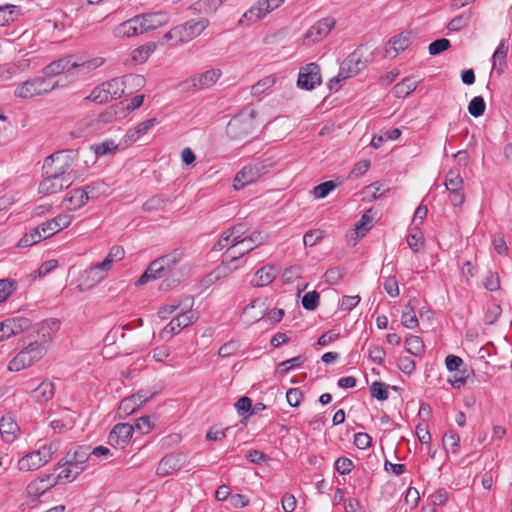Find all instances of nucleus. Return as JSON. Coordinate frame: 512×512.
<instances>
[{"label":"nucleus","instance_id":"obj_53","mask_svg":"<svg viewBox=\"0 0 512 512\" xmlns=\"http://www.w3.org/2000/svg\"><path fill=\"white\" fill-rule=\"evenodd\" d=\"M371 395L372 397L376 398L377 400L379 401H385L388 399V385L383 383V382H379V381H375L372 383L371 385Z\"/></svg>","mask_w":512,"mask_h":512},{"label":"nucleus","instance_id":"obj_58","mask_svg":"<svg viewBox=\"0 0 512 512\" xmlns=\"http://www.w3.org/2000/svg\"><path fill=\"white\" fill-rule=\"evenodd\" d=\"M119 110H121L118 106L112 105L108 107L104 112L100 113L98 116V122L100 123H110L120 118Z\"/></svg>","mask_w":512,"mask_h":512},{"label":"nucleus","instance_id":"obj_1","mask_svg":"<svg viewBox=\"0 0 512 512\" xmlns=\"http://www.w3.org/2000/svg\"><path fill=\"white\" fill-rule=\"evenodd\" d=\"M73 153V150H61L45 158L43 171L46 176L39 184L40 194H57L73 184L72 160L68 159Z\"/></svg>","mask_w":512,"mask_h":512},{"label":"nucleus","instance_id":"obj_29","mask_svg":"<svg viewBox=\"0 0 512 512\" xmlns=\"http://www.w3.org/2000/svg\"><path fill=\"white\" fill-rule=\"evenodd\" d=\"M419 304L417 298H412L405 305V310L401 316L402 324L408 329H415L418 327L419 322L415 313V308Z\"/></svg>","mask_w":512,"mask_h":512},{"label":"nucleus","instance_id":"obj_50","mask_svg":"<svg viewBox=\"0 0 512 512\" xmlns=\"http://www.w3.org/2000/svg\"><path fill=\"white\" fill-rule=\"evenodd\" d=\"M470 19H471V13L470 12L462 13V14L454 17L448 23L447 28L450 31H460V30H462L463 28H465L469 24Z\"/></svg>","mask_w":512,"mask_h":512},{"label":"nucleus","instance_id":"obj_7","mask_svg":"<svg viewBox=\"0 0 512 512\" xmlns=\"http://www.w3.org/2000/svg\"><path fill=\"white\" fill-rule=\"evenodd\" d=\"M55 85L48 83L43 77H34L21 83L14 91L16 97L32 98L41 94L48 93L54 89Z\"/></svg>","mask_w":512,"mask_h":512},{"label":"nucleus","instance_id":"obj_52","mask_svg":"<svg viewBox=\"0 0 512 512\" xmlns=\"http://www.w3.org/2000/svg\"><path fill=\"white\" fill-rule=\"evenodd\" d=\"M443 445L447 451L451 450L453 453H457L460 447V437L454 432L450 431L443 436Z\"/></svg>","mask_w":512,"mask_h":512},{"label":"nucleus","instance_id":"obj_51","mask_svg":"<svg viewBox=\"0 0 512 512\" xmlns=\"http://www.w3.org/2000/svg\"><path fill=\"white\" fill-rule=\"evenodd\" d=\"M87 196V202L89 200L97 199L106 190L105 184L102 182H93L84 188H82Z\"/></svg>","mask_w":512,"mask_h":512},{"label":"nucleus","instance_id":"obj_35","mask_svg":"<svg viewBox=\"0 0 512 512\" xmlns=\"http://www.w3.org/2000/svg\"><path fill=\"white\" fill-rule=\"evenodd\" d=\"M17 465L20 471L28 472L39 469L43 466V462L41 461V458H38L37 454L33 451L23 456L18 461Z\"/></svg>","mask_w":512,"mask_h":512},{"label":"nucleus","instance_id":"obj_43","mask_svg":"<svg viewBox=\"0 0 512 512\" xmlns=\"http://www.w3.org/2000/svg\"><path fill=\"white\" fill-rule=\"evenodd\" d=\"M124 254L125 251L121 246H112L105 259L102 262H100L101 267H104L107 271H109L112 266V263L121 260L124 257Z\"/></svg>","mask_w":512,"mask_h":512},{"label":"nucleus","instance_id":"obj_49","mask_svg":"<svg viewBox=\"0 0 512 512\" xmlns=\"http://www.w3.org/2000/svg\"><path fill=\"white\" fill-rule=\"evenodd\" d=\"M486 109V103L482 96L474 97L468 105V112L471 116L478 118L482 116Z\"/></svg>","mask_w":512,"mask_h":512},{"label":"nucleus","instance_id":"obj_5","mask_svg":"<svg viewBox=\"0 0 512 512\" xmlns=\"http://www.w3.org/2000/svg\"><path fill=\"white\" fill-rule=\"evenodd\" d=\"M226 230L229 233H231L237 240H240V244L242 245L245 244L246 242L254 243V246L241 249L238 251V255L231 256L230 262H234L237 259L243 257L244 255L250 253L258 246L264 244L268 239V235L261 231H254L251 234L246 235L247 232L249 231V228L245 223H238Z\"/></svg>","mask_w":512,"mask_h":512},{"label":"nucleus","instance_id":"obj_63","mask_svg":"<svg viewBox=\"0 0 512 512\" xmlns=\"http://www.w3.org/2000/svg\"><path fill=\"white\" fill-rule=\"evenodd\" d=\"M502 313V308L498 304H492L487 307L484 322L488 325L494 324Z\"/></svg>","mask_w":512,"mask_h":512},{"label":"nucleus","instance_id":"obj_38","mask_svg":"<svg viewBox=\"0 0 512 512\" xmlns=\"http://www.w3.org/2000/svg\"><path fill=\"white\" fill-rule=\"evenodd\" d=\"M17 430H18V425L12 416L6 415L1 418L0 433L3 437L6 436L8 441H10L11 439L14 438V435Z\"/></svg>","mask_w":512,"mask_h":512},{"label":"nucleus","instance_id":"obj_28","mask_svg":"<svg viewBox=\"0 0 512 512\" xmlns=\"http://www.w3.org/2000/svg\"><path fill=\"white\" fill-rule=\"evenodd\" d=\"M257 170L253 169L251 164L244 166L234 178V188L239 190L246 185L258 180Z\"/></svg>","mask_w":512,"mask_h":512},{"label":"nucleus","instance_id":"obj_20","mask_svg":"<svg viewBox=\"0 0 512 512\" xmlns=\"http://www.w3.org/2000/svg\"><path fill=\"white\" fill-rule=\"evenodd\" d=\"M139 20L140 32L146 33L155 30L167 21V16L163 12L146 13L136 16Z\"/></svg>","mask_w":512,"mask_h":512},{"label":"nucleus","instance_id":"obj_59","mask_svg":"<svg viewBox=\"0 0 512 512\" xmlns=\"http://www.w3.org/2000/svg\"><path fill=\"white\" fill-rule=\"evenodd\" d=\"M86 99L102 104L106 103L110 100L109 96L107 95L106 89L104 88L103 84L100 86L95 87L90 95L86 97Z\"/></svg>","mask_w":512,"mask_h":512},{"label":"nucleus","instance_id":"obj_10","mask_svg":"<svg viewBox=\"0 0 512 512\" xmlns=\"http://www.w3.org/2000/svg\"><path fill=\"white\" fill-rule=\"evenodd\" d=\"M31 327L30 319L22 316L10 317L0 322V342L16 336Z\"/></svg>","mask_w":512,"mask_h":512},{"label":"nucleus","instance_id":"obj_22","mask_svg":"<svg viewBox=\"0 0 512 512\" xmlns=\"http://www.w3.org/2000/svg\"><path fill=\"white\" fill-rule=\"evenodd\" d=\"M238 245H240V240H237L231 233L225 230L221 233L219 240L214 244L213 251H221L223 249H227V252L224 255L225 261L231 263V256L238 255V252H230V250Z\"/></svg>","mask_w":512,"mask_h":512},{"label":"nucleus","instance_id":"obj_24","mask_svg":"<svg viewBox=\"0 0 512 512\" xmlns=\"http://www.w3.org/2000/svg\"><path fill=\"white\" fill-rule=\"evenodd\" d=\"M158 123L157 118L153 117L147 119L137 126L130 128L125 134L123 140L126 145H130L140 139L141 136L145 135L152 127Z\"/></svg>","mask_w":512,"mask_h":512},{"label":"nucleus","instance_id":"obj_6","mask_svg":"<svg viewBox=\"0 0 512 512\" xmlns=\"http://www.w3.org/2000/svg\"><path fill=\"white\" fill-rule=\"evenodd\" d=\"M255 130L253 113H240L234 116L227 124L226 133L232 140H243L253 134Z\"/></svg>","mask_w":512,"mask_h":512},{"label":"nucleus","instance_id":"obj_61","mask_svg":"<svg viewBox=\"0 0 512 512\" xmlns=\"http://www.w3.org/2000/svg\"><path fill=\"white\" fill-rule=\"evenodd\" d=\"M146 272L150 276L152 280L156 279H163L165 280L166 276L164 274L163 266L158 261V258L152 261L148 268L146 269Z\"/></svg>","mask_w":512,"mask_h":512},{"label":"nucleus","instance_id":"obj_39","mask_svg":"<svg viewBox=\"0 0 512 512\" xmlns=\"http://www.w3.org/2000/svg\"><path fill=\"white\" fill-rule=\"evenodd\" d=\"M46 239V236L39 228V225L34 229L30 230V232L26 233L19 241L18 245L20 247H29L34 244L39 243L40 241Z\"/></svg>","mask_w":512,"mask_h":512},{"label":"nucleus","instance_id":"obj_56","mask_svg":"<svg viewBox=\"0 0 512 512\" xmlns=\"http://www.w3.org/2000/svg\"><path fill=\"white\" fill-rule=\"evenodd\" d=\"M117 148L118 145H116L114 141H105L92 146V149L97 157L112 154L117 150Z\"/></svg>","mask_w":512,"mask_h":512},{"label":"nucleus","instance_id":"obj_54","mask_svg":"<svg viewBox=\"0 0 512 512\" xmlns=\"http://www.w3.org/2000/svg\"><path fill=\"white\" fill-rule=\"evenodd\" d=\"M91 448L90 446H79L73 454H71L70 460H73L76 464L80 466H84L85 462L88 460Z\"/></svg>","mask_w":512,"mask_h":512},{"label":"nucleus","instance_id":"obj_46","mask_svg":"<svg viewBox=\"0 0 512 512\" xmlns=\"http://www.w3.org/2000/svg\"><path fill=\"white\" fill-rule=\"evenodd\" d=\"M406 351L414 356H420L424 352V343L419 336L411 335L405 340Z\"/></svg>","mask_w":512,"mask_h":512},{"label":"nucleus","instance_id":"obj_40","mask_svg":"<svg viewBox=\"0 0 512 512\" xmlns=\"http://www.w3.org/2000/svg\"><path fill=\"white\" fill-rule=\"evenodd\" d=\"M66 414L60 418L53 420L50 423L51 428L55 433H63L73 428L75 424V419L68 413V410H65Z\"/></svg>","mask_w":512,"mask_h":512},{"label":"nucleus","instance_id":"obj_11","mask_svg":"<svg viewBox=\"0 0 512 512\" xmlns=\"http://www.w3.org/2000/svg\"><path fill=\"white\" fill-rule=\"evenodd\" d=\"M187 463L186 455L182 453H170L164 456L158 463L156 473L161 477L174 474Z\"/></svg>","mask_w":512,"mask_h":512},{"label":"nucleus","instance_id":"obj_60","mask_svg":"<svg viewBox=\"0 0 512 512\" xmlns=\"http://www.w3.org/2000/svg\"><path fill=\"white\" fill-rule=\"evenodd\" d=\"M139 407L132 397L124 398L118 407V414L124 417L133 413Z\"/></svg>","mask_w":512,"mask_h":512},{"label":"nucleus","instance_id":"obj_2","mask_svg":"<svg viewBox=\"0 0 512 512\" xmlns=\"http://www.w3.org/2000/svg\"><path fill=\"white\" fill-rule=\"evenodd\" d=\"M103 64L102 58H94L87 61H78L77 56L69 55L55 60L44 68V74L48 77L63 72L75 70L77 74H86L100 67Z\"/></svg>","mask_w":512,"mask_h":512},{"label":"nucleus","instance_id":"obj_42","mask_svg":"<svg viewBox=\"0 0 512 512\" xmlns=\"http://www.w3.org/2000/svg\"><path fill=\"white\" fill-rule=\"evenodd\" d=\"M156 44L154 42H148L145 45H142L132 52V58L136 62L143 63L148 57L155 51Z\"/></svg>","mask_w":512,"mask_h":512},{"label":"nucleus","instance_id":"obj_34","mask_svg":"<svg viewBox=\"0 0 512 512\" xmlns=\"http://www.w3.org/2000/svg\"><path fill=\"white\" fill-rule=\"evenodd\" d=\"M220 76L221 71L219 69H211L194 77L197 82V88L201 90L209 88L212 85H214Z\"/></svg>","mask_w":512,"mask_h":512},{"label":"nucleus","instance_id":"obj_16","mask_svg":"<svg viewBox=\"0 0 512 512\" xmlns=\"http://www.w3.org/2000/svg\"><path fill=\"white\" fill-rule=\"evenodd\" d=\"M335 19L332 17H326L317 21L312 25L307 32L304 34V38L310 40L312 43H316L325 38L335 26Z\"/></svg>","mask_w":512,"mask_h":512},{"label":"nucleus","instance_id":"obj_33","mask_svg":"<svg viewBox=\"0 0 512 512\" xmlns=\"http://www.w3.org/2000/svg\"><path fill=\"white\" fill-rule=\"evenodd\" d=\"M275 277L276 274L273 271V267L265 266L257 270L254 278L251 280V284L254 287H264L272 283Z\"/></svg>","mask_w":512,"mask_h":512},{"label":"nucleus","instance_id":"obj_15","mask_svg":"<svg viewBox=\"0 0 512 512\" xmlns=\"http://www.w3.org/2000/svg\"><path fill=\"white\" fill-rule=\"evenodd\" d=\"M209 24L210 22L207 18H201L199 20H189L182 25H178L181 43H187L199 36Z\"/></svg>","mask_w":512,"mask_h":512},{"label":"nucleus","instance_id":"obj_44","mask_svg":"<svg viewBox=\"0 0 512 512\" xmlns=\"http://www.w3.org/2000/svg\"><path fill=\"white\" fill-rule=\"evenodd\" d=\"M305 361H306V358L304 356H302V355H299V356L293 357L291 359L282 361L281 363L278 364L276 372L281 374V375H284L289 370H291L293 368L301 367L304 364Z\"/></svg>","mask_w":512,"mask_h":512},{"label":"nucleus","instance_id":"obj_26","mask_svg":"<svg viewBox=\"0 0 512 512\" xmlns=\"http://www.w3.org/2000/svg\"><path fill=\"white\" fill-rule=\"evenodd\" d=\"M508 51L509 44L507 40L502 39L492 56L493 69H495L499 75L502 74L507 67L506 57Z\"/></svg>","mask_w":512,"mask_h":512},{"label":"nucleus","instance_id":"obj_36","mask_svg":"<svg viewBox=\"0 0 512 512\" xmlns=\"http://www.w3.org/2000/svg\"><path fill=\"white\" fill-rule=\"evenodd\" d=\"M375 212L373 209H368L355 225V233L357 237H363L372 228Z\"/></svg>","mask_w":512,"mask_h":512},{"label":"nucleus","instance_id":"obj_32","mask_svg":"<svg viewBox=\"0 0 512 512\" xmlns=\"http://www.w3.org/2000/svg\"><path fill=\"white\" fill-rule=\"evenodd\" d=\"M138 18L135 16L127 21H124L123 23L119 24L115 28V35L121 36V37H132L135 35L143 34V32H140V27L138 22Z\"/></svg>","mask_w":512,"mask_h":512},{"label":"nucleus","instance_id":"obj_27","mask_svg":"<svg viewBox=\"0 0 512 512\" xmlns=\"http://www.w3.org/2000/svg\"><path fill=\"white\" fill-rule=\"evenodd\" d=\"M87 203V196L82 188L71 190L64 198L62 204L69 211L77 210Z\"/></svg>","mask_w":512,"mask_h":512},{"label":"nucleus","instance_id":"obj_23","mask_svg":"<svg viewBox=\"0 0 512 512\" xmlns=\"http://www.w3.org/2000/svg\"><path fill=\"white\" fill-rule=\"evenodd\" d=\"M71 453H67L65 457V462L62 464L61 462L58 463V466L62 468L60 473L55 477L57 479V482L61 479H66L68 482L73 481L76 479V477L82 473L85 469L84 466H80L73 462V460H70Z\"/></svg>","mask_w":512,"mask_h":512},{"label":"nucleus","instance_id":"obj_13","mask_svg":"<svg viewBox=\"0 0 512 512\" xmlns=\"http://www.w3.org/2000/svg\"><path fill=\"white\" fill-rule=\"evenodd\" d=\"M365 67V62L362 61L357 52L351 53L340 65L339 73L335 81L341 82L347 78L357 75Z\"/></svg>","mask_w":512,"mask_h":512},{"label":"nucleus","instance_id":"obj_45","mask_svg":"<svg viewBox=\"0 0 512 512\" xmlns=\"http://www.w3.org/2000/svg\"><path fill=\"white\" fill-rule=\"evenodd\" d=\"M407 244L415 253L419 252L424 245L423 233L417 227L410 230L407 236Z\"/></svg>","mask_w":512,"mask_h":512},{"label":"nucleus","instance_id":"obj_4","mask_svg":"<svg viewBox=\"0 0 512 512\" xmlns=\"http://www.w3.org/2000/svg\"><path fill=\"white\" fill-rule=\"evenodd\" d=\"M45 353L46 349L43 343L38 341L30 342L10 360L8 370L18 372L31 367L34 363L38 362Z\"/></svg>","mask_w":512,"mask_h":512},{"label":"nucleus","instance_id":"obj_64","mask_svg":"<svg viewBox=\"0 0 512 512\" xmlns=\"http://www.w3.org/2000/svg\"><path fill=\"white\" fill-rule=\"evenodd\" d=\"M344 275H345L344 269L339 268V267H333V268L328 269L325 272L324 277H325V281L328 284L333 285V284H337L343 278Z\"/></svg>","mask_w":512,"mask_h":512},{"label":"nucleus","instance_id":"obj_37","mask_svg":"<svg viewBox=\"0 0 512 512\" xmlns=\"http://www.w3.org/2000/svg\"><path fill=\"white\" fill-rule=\"evenodd\" d=\"M417 87V82L411 78H406L393 87V94L397 98H405L411 94Z\"/></svg>","mask_w":512,"mask_h":512},{"label":"nucleus","instance_id":"obj_55","mask_svg":"<svg viewBox=\"0 0 512 512\" xmlns=\"http://www.w3.org/2000/svg\"><path fill=\"white\" fill-rule=\"evenodd\" d=\"M337 187V183L335 181L329 180L325 181L313 189L314 196L318 199L325 198L332 190Z\"/></svg>","mask_w":512,"mask_h":512},{"label":"nucleus","instance_id":"obj_12","mask_svg":"<svg viewBox=\"0 0 512 512\" xmlns=\"http://www.w3.org/2000/svg\"><path fill=\"white\" fill-rule=\"evenodd\" d=\"M321 84L320 67L316 63H309L300 68L297 85L305 90H312Z\"/></svg>","mask_w":512,"mask_h":512},{"label":"nucleus","instance_id":"obj_18","mask_svg":"<svg viewBox=\"0 0 512 512\" xmlns=\"http://www.w3.org/2000/svg\"><path fill=\"white\" fill-rule=\"evenodd\" d=\"M56 484L57 479L53 478L52 475H45L43 477L36 478L27 485V496L33 501H36Z\"/></svg>","mask_w":512,"mask_h":512},{"label":"nucleus","instance_id":"obj_8","mask_svg":"<svg viewBox=\"0 0 512 512\" xmlns=\"http://www.w3.org/2000/svg\"><path fill=\"white\" fill-rule=\"evenodd\" d=\"M145 79L141 75H128L124 78H113L106 81L103 84L106 89L107 95L111 99H119L125 93L126 84H132L134 86H142Z\"/></svg>","mask_w":512,"mask_h":512},{"label":"nucleus","instance_id":"obj_62","mask_svg":"<svg viewBox=\"0 0 512 512\" xmlns=\"http://www.w3.org/2000/svg\"><path fill=\"white\" fill-rule=\"evenodd\" d=\"M323 239V231L320 229L309 230L303 237V243L306 247H312Z\"/></svg>","mask_w":512,"mask_h":512},{"label":"nucleus","instance_id":"obj_47","mask_svg":"<svg viewBox=\"0 0 512 512\" xmlns=\"http://www.w3.org/2000/svg\"><path fill=\"white\" fill-rule=\"evenodd\" d=\"M18 7L14 5L0 6V26H5L15 20Z\"/></svg>","mask_w":512,"mask_h":512},{"label":"nucleus","instance_id":"obj_19","mask_svg":"<svg viewBox=\"0 0 512 512\" xmlns=\"http://www.w3.org/2000/svg\"><path fill=\"white\" fill-rule=\"evenodd\" d=\"M72 216L68 214L58 215L39 225L46 238L53 236L62 229L68 227L72 221Z\"/></svg>","mask_w":512,"mask_h":512},{"label":"nucleus","instance_id":"obj_9","mask_svg":"<svg viewBox=\"0 0 512 512\" xmlns=\"http://www.w3.org/2000/svg\"><path fill=\"white\" fill-rule=\"evenodd\" d=\"M463 179L458 170H449L445 177V187L449 192L450 201L453 206H461L465 201L463 191Z\"/></svg>","mask_w":512,"mask_h":512},{"label":"nucleus","instance_id":"obj_3","mask_svg":"<svg viewBox=\"0 0 512 512\" xmlns=\"http://www.w3.org/2000/svg\"><path fill=\"white\" fill-rule=\"evenodd\" d=\"M182 256L183 253L180 250L175 249L171 253L158 258V261L163 266L164 274L166 276L165 280L161 283V290H169L180 283L183 276L179 266Z\"/></svg>","mask_w":512,"mask_h":512},{"label":"nucleus","instance_id":"obj_30","mask_svg":"<svg viewBox=\"0 0 512 512\" xmlns=\"http://www.w3.org/2000/svg\"><path fill=\"white\" fill-rule=\"evenodd\" d=\"M265 303L261 299H255L248 304L243 310V316L246 322L254 323L263 318Z\"/></svg>","mask_w":512,"mask_h":512},{"label":"nucleus","instance_id":"obj_31","mask_svg":"<svg viewBox=\"0 0 512 512\" xmlns=\"http://www.w3.org/2000/svg\"><path fill=\"white\" fill-rule=\"evenodd\" d=\"M55 393L54 384L50 381H43L37 388L31 391V397L39 403L48 402Z\"/></svg>","mask_w":512,"mask_h":512},{"label":"nucleus","instance_id":"obj_25","mask_svg":"<svg viewBox=\"0 0 512 512\" xmlns=\"http://www.w3.org/2000/svg\"><path fill=\"white\" fill-rule=\"evenodd\" d=\"M409 44V33H401L397 36H394L387 43V46L385 48V56L390 58L396 57L399 54V52L404 51L409 46Z\"/></svg>","mask_w":512,"mask_h":512},{"label":"nucleus","instance_id":"obj_41","mask_svg":"<svg viewBox=\"0 0 512 512\" xmlns=\"http://www.w3.org/2000/svg\"><path fill=\"white\" fill-rule=\"evenodd\" d=\"M472 374L473 370L464 366L461 370L455 372L454 375L448 379V382L453 388L460 389Z\"/></svg>","mask_w":512,"mask_h":512},{"label":"nucleus","instance_id":"obj_21","mask_svg":"<svg viewBox=\"0 0 512 512\" xmlns=\"http://www.w3.org/2000/svg\"><path fill=\"white\" fill-rule=\"evenodd\" d=\"M195 317L191 310H186L174 317L164 328L163 332L171 335L178 334L182 329L193 323Z\"/></svg>","mask_w":512,"mask_h":512},{"label":"nucleus","instance_id":"obj_14","mask_svg":"<svg viewBox=\"0 0 512 512\" xmlns=\"http://www.w3.org/2000/svg\"><path fill=\"white\" fill-rule=\"evenodd\" d=\"M133 432V425L129 423H118L109 433L108 443L114 447L124 448L129 443Z\"/></svg>","mask_w":512,"mask_h":512},{"label":"nucleus","instance_id":"obj_57","mask_svg":"<svg viewBox=\"0 0 512 512\" xmlns=\"http://www.w3.org/2000/svg\"><path fill=\"white\" fill-rule=\"evenodd\" d=\"M320 295L316 291L306 293L302 298V306L304 309L313 311L319 305Z\"/></svg>","mask_w":512,"mask_h":512},{"label":"nucleus","instance_id":"obj_48","mask_svg":"<svg viewBox=\"0 0 512 512\" xmlns=\"http://www.w3.org/2000/svg\"><path fill=\"white\" fill-rule=\"evenodd\" d=\"M168 202V199L156 195L151 198H149L144 204H143V210L146 212H154L163 210Z\"/></svg>","mask_w":512,"mask_h":512},{"label":"nucleus","instance_id":"obj_17","mask_svg":"<svg viewBox=\"0 0 512 512\" xmlns=\"http://www.w3.org/2000/svg\"><path fill=\"white\" fill-rule=\"evenodd\" d=\"M107 272L104 267H101V263L89 267L80 277L79 288L81 290L93 288L106 277Z\"/></svg>","mask_w":512,"mask_h":512}]
</instances>
